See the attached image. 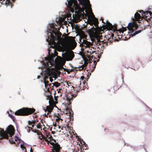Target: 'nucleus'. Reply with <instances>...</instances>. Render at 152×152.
<instances>
[{"label": "nucleus", "instance_id": "53", "mask_svg": "<svg viewBox=\"0 0 152 152\" xmlns=\"http://www.w3.org/2000/svg\"><path fill=\"white\" fill-rule=\"evenodd\" d=\"M82 152V151L81 150V151L80 150V152Z\"/></svg>", "mask_w": 152, "mask_h": 152}, {"label": "nucleus", "instance_id": "8", "mask_svg": "<svg viewBox=\"0 0 152 152\" xmlns=\"http://www.w3.org/2000/svg\"><path fill=\"white\" fill-rule=\"evenodd\" d=\"M41 140V143L44 145H46V142H47L48 145L49 144H50L51 141L52 140L54 141L53 137L49 133H46L45 136L43 135L42 134H41V136H39L38 137Z\"/></svg>", "mask_w": 152, "mask_h": 152}, {"label": "nucleus", "instance_id": "20", "mask_svg": "<svg viewBox=\"0 0 152 152\" xmlns=\"http://www.w3.org/2000/svg\"><path fill=\"white\" fill-rule=\"evenodd\" d=\"M56 61L58 63L61 64L63 61V59L61 57L58 56L56 59Z\"/></svg>", "mask_w": 152, "mask_h": 152}, {"label": "nucleus", "instance_id": "29", "mask_svg": "<svg viewBox=\"0 0 152 152\" xmlns=\"http://www.w3.org/2000/svg\"><path fill=\"white\" fill-rule=\"evenodd\" d=\"M141 32V30H140L138 31H136L135 33H134L133 34H132V36L133 37L134 36H135L136 35L140 33Z\"/></svg>", "mask_w": 152, "mask_h": 152}, {"label": "nucleus", "instance_id": "40", "mask_svg": "<svg viewBox=\"0 0 152 152\" xmlns=\"http://www.w3.org/2000/svg\"><path fill=\"white\" fill-rule=\"evenodd\" d=\"M94 68H95L96 67V62L95 61H94Z\"/></svg>", "mask_w": 152, "mask_h": 152}, {"label": "nucleus", "instance_id": "26", "mask_svg": "<svg viewBox=\"0 0 152 152\" xmlns=\"http://www.w3.org/2000/svg\"><path fill=\"white\" fill-rule=\"evenodd\" d=\"M51 84H50L49 85H46V84H45V87L46 89L45 90V91L46 92H49V87L51 86Z\"/></svg>", "mask_w": 152, "mask_h": 152}, {"label": "nucleus", "instance_id": "37", "mask_svg": "<svg viewBox=\"0 0 152 152\" xmlns=\"http://www.w3.org/2000/svg\"><path fill=\"white\" fill-rule=\"evenodd\" d=\"M28 123L29 125H31V124H33L32 121H28Z\"/></svg>", "mask_w": 152, "mask_h": 152}, {"label": "nucleus", "instance_id": "19", "mask_svg": "<svg viewBox=\"0 0 152 152\" xmlns=\"http://www.w3.org/2000/svg\"><path fill=\"white\" fill-rule=\"evenodd\" d=\"M134 18L136 21H140L141 19V16L137 12L134 15Z\"/></svg>", "mask_w": 152, "mask_h": 152}, {"label": "nucleus", "instance_id": "58", "mask_svg": "<svg viewBox=\"0 0 152 152\" xmlns=\"http://www.w3.org/2000/svg\"><path fill=\"white\" fill-rule=\"evenodd\" d=\"M0 129H1V128H0Z\"/></svg>", "mask_w": 152, "mask_h": 152}, {"label": "nucleus", "instance_id": "7", "mask_svg": "<svg viewBox=\"0 0 152 152\" xmlns=\"http://www.w3.org/2000/svg\"><path fill=\"white\" fill-rule=\"evenodd\" d=\"M75 91L76 92L75 94L71 93L68 94L66 96L67 100L68 101L69 104L70 103L71 101H72L73 98L75 97L77 95V92H79L80 90L81 89L80 85H81L80 81L77 80L75 82Z\"/></svg>", "mask_w": 152, "mask_h": 152}, {"label": "nucleus", "instance_id": "52", "mask_svg": "<svg viewBox=\"0 0 152 152\" xmlns=\"http://www.w3.org/2000/svg\"><path fill=\"white\" fill-rule=\"evenodd\" d=\"M138 68H139V67H138L137 69H135V70H137V69H138Z\"/></svg>", "mask_w": 152, "mask_h": 152}, {"label": "nucleus", "instance_id": "35", "mask_svg": "<svg viewBox=\"0 0 152 152\" xmlns=\"http://www.w3.org/2000/svg\"><path fill=\"white\" fill-rule=\"evenodd\" d=\"M32 124H34L36 122H38V121L37 120H33L32 121Z\"/></svg>", "mask_w": 152, "mask_h": 152}, {"label": "nucleus", "instance_id": "33", "mask_svg": "<svg viewBox=\"0 0 152 152\" xmlns=\"http://www.w3.org/2000/svg\"><path fill=\"white\" fill-rule=\"evenodd\" d=\"M73 37H70V36H68L67 38V40L68 41H70L72 39V38Z\"/></svg>", "mask_w": 152, "mask_h": 152}, {"label": "nucleus", "instance_id": "49", "mask_svg": "<svg viewBox=\"0 0 152 152\" xmlns=\"http://www.w3.org/2000/svg\"><path fill=\"white\" fill-rule=\"evenodd\" d=\"M102 22L103 23H104L103 21V20L102 19Z\"/></svg>", "mask_w": 152, "mask_h": 152}, {"label": "nucleus", "instance_id": "46", "mask_svg": "<svg viewBox=\"0 0 152 152\" xmlns=\"http://www.w3.org/2000/svg\"><path fill=\"white\" fill-rule=\"evenodd\" d=\"M40 77V75H38L37 76V79H39Z\"/></svg>", "mask_w": 152, "mask_h": 152}, {"label": "nucleus", "instance_id": "15", "mask_svg": "<svg viewBox=\"0 0 152 152\" xmlns=\"http://www.w3.org/2000/svg\"><path fill=\"white\" fill-rule=\"evenodd\" d=\"M72 51V53H67L65 55V58L68 61H71L74 57V54Z\"/></svg>", "mask_w": 152, "mask_h": 152}, {"label": "nucleus", "instance_id": "25", "mask_svg": "<svg viewBox=\"0 0 152 152\" xmlns=\"http://www.w3.org/2000/svg\"><path fill=\"white\" fill-rule=\"evenodd\" d=\"M143 13L145 15V18H147V15H148V14H149L150 15V17L151 18H152V12H151V11H146L145 12H144Z\"/></svg>", "mask_w": 152, "mask_h": 152}, {"label": "nucleus", "instance_id": "3", "mask_svg": "<svg viewBox=\"0 0 152 152\" xmlns=\"http://www.w3.org/2000/svg\"><path fill=\"white\" fill-rule=\"evenodd\" d=\"M51 29H50V37L49 36L48 38L50 39V40L52 45L50 46V47L53 49V51L55 53L56 51L55 48L57 46L58 43L55 41H58L61 38V34L59 31V28H55L53 24H52L51 26Z\"/></svg>", "mask_w": 152, "mask_h": 152}, {"label": "nucleus", "instance_id": "21", "mask_svg": "<svg viewBox=\"0 0 152 152\" xmlns=\"http://www.w3.org/2000/svg\"><path fill=\"white\" fill-rule=\"evenodd\" d=\"M28 127L29 129H32V132H34V133H37L38 135H40L41 136V134H42L41 133V132H40V131H38V130L37 129H32V128L31 127Z\"/></svg>", "mask_w": 152, "mask_h": 152}, {"label": "nucleus", "instance_id": "22", "mask_svg": "<svg viewBox=\"0 0 152 152\" xmlns=\"http://www.w3.org/2000/svg\"><path fill=\"white\" fill-rule=\"evenodd\" d=\"M47 97L49 99V103L50 104L52 103H53L54 102L53 97L51 95H48Z\"/></svg>", "mask_w": 152, "mask_h": 152}, {"label": "nucleus", "instance_id": "23", "mask_svg": "<svg viewBox=\"0 0 152 152\" xmlns=\"http://www.w3.org/2000/svg\"><path fill=\"white\" fill-rule=\"evenodd\" d=\"M119 87L120 85H118L117 83L115 82L114 83L113 88L115 90H117L119 89Z\"/></svg>", "mask_w": 152, "mask_h": 152}, {"label": "nucleus", "instance_id": "14", "mask_svg": "<svg viewBox=\"0 0 152 152\" xmlns=\"http://www.w3.org/2000/svg\"><path fill=\"white\" fill-rule=\"evenodd\" d=\"M53 109V107L50 106H47L46 109L45 110V111H48V113H47V114L46 113L45 114V116L47 117H50L51 116V115H50V114Z\"/></svg>", "mask_w": 152, "mask_h": 152}, {"label": "nucleus", "instance_id": "4", "mask_svg": "<svg viewBox=\"0 0 152 152\" xmlns=\"http://www.w3.org/2000/svg\"><path fill=\"white\" fill-rule=\"evenodd\" d=\"M54 60L53 58L50 56L45 58V61L43 62V64L45 68L47 69V71L46 72V75L44 77V83L45 85L46 84L49 85V81L47 80L48 78V76H51L54 75L55 74V72L54 71V68H52L51 66L53 64Z\"/></svg>", "mask_w": 152, "mask_h": 152}, {"label": "nucleus", "instance_id": "27", "mask_svg": "<svg viewBox=\"0 0 152 152\" xmlns=\"http://www.w3.org/2000/svg\"><path fill=\"white\" fill-rule=\"evenodd\" d=\"M55 117L57 118L56 119V120L57 121H58L60 120L63 121L62 120L61 118L60 115L58 113L57 115H55Z\"/></svg>", "mask_w": 152, "mask_h": 152}, {"label": "nucleus", "instance_id": "45", "mask_svg": "<svg viewBox=\"0 0 152 152\" xmlns=\"http://www.w3.org/2000/svg\"><path fill=\"white\" fill-rule=\"evenodd\" d=\"M30 152H33V150H32V148H31V149L30 150Z\"/></svg>", "mask_w": 152, "mask_h": 152}, {"label": "nucleus", "instance_id": "16", "mask_svg": "<svg viewBox=\"0 0 152 152\" xmlns=\"http://www.w3.org/2000/svg\"><path fill=\"white\" fill-rule=\"evenodd\" d=\"M9 142L11 144H16L15 141L17 142L18 145L19 144V138L17 136H15L14 138H12L11 139H9Z\"/></svg>", "mask_w": 152, "mask_h": 152}, {"label": "nucleus", "instance_id": "9", "mask_svg": "<svg viewBox=\"0 0 152 152\" xmlns=\"http://www.w3.org/2000/svg\"><path fill=\"white\" fill-rule=\"evenodd\" d=\"M35 109L28 107L23 108L20 109V116H28L34 113Z\"/></svg>", "mask_w": 152, "mask_h": 152}, {"label": "nucleus", "instance_id": "38", "mask_svg": "<svg viewBox=\"0 0 152 152\" xmlns=\"http://www.w3.org/2000/svg\"><path fill=\"white\" fill-rule=\"evenodd\" d=\"M66 71L67 72L68 74L70 72H72L71 70H70L69 69H66Z\"/></svg>", "mask_w": 152, "mask_h": 152}, {"label": "nucleus", "instance_id": "50", "mask_svg": "<svg viewBox=\"0 0 152 152\" xmlns=\"http://www.w3.org/2000/svg\"><path fill=\"white\" fill-rule=\"evenodd\" d=\"M90 60H91V61H92L91 59H90V60H89V62H90L91 63V61H90Z\"/></svg>", "mask_w": 152, "mask_h": 152}, {"label": "nucleus", "instance_id": "24", "mask_svg": "<svg viewBox=\"0 0 152 152\" xmlns=\"http://www.w3.org/2000/svg\"><path fill=\"white\" fill-rule=\"evenodd\" d=\"M83 44H85L86 45V46H88L91 45V43L90 42H88L86 40L83 39Z\"/></svg>", "mask_w": 152, "mask_h": 152}, {"label": "nucleus", "instance_id": "48", "mask_svg": "<svg viewBox=\"0 0 152 152\" xmlns=\"http://www.w3.org/2000/svg\"><path fill=\"white\" fill-rule=\"evenodd\" d=\"M31 125H32V127H34V124H32Z\"/></svg>", "mask_w": 152, "mask_h": 152}, {"label": "nucleus", "instance_id": "12", "mask_svg": "<svg viewBox=\"0 0 152 152\" xmlns=\"http://www.w3.org/2000/svg\"><path fill=\"white\" fill-rule=\"evenodd\" d=\"M138 27V26L137 24L133 23H129L127 26L128 29L131 31L132 32H133L134 31V29H136Z\"/></svg>", "mask_w": 152, "mask_h": 152}, {"label": "nucleus", "instance_id": "36", "mask_svg": "<svg viewBox=\"0 0 152 152\" xmlns=\"http://www.w3.org/2000/svg\"><path fill=\"white\" fill-rule=\"evenodd\" d=\"M15 114L16 115H19V110H18L16 112H15Z\"/></svg>", "mask_w": 152, "mask_h": 152}, {"label": "nucleus", "instance_id": "1", "mask_svg": "<svg viewBox=\"0 0 152 152\" xmlns=\"http://www.w3.org/2000/svg\"><path fill=\"white\" fill-rule=\"evenodd\" d=\"M79 1V4L82 6L83 7V9L78 5L77 2L76 0H70L68 1V5L67 7L71 9V11L72 12L75 10V14L79 15L81 14H83L85 17H87L88 19L90 18L89 15H88L86 14H84V10H85L87 6H88V3L86 0H78Z\"/></svg>", "mask_w": 152, "mask_h": 152}, {"label": "nucleus", "instance_id": "42", "mask_svg": "<svg viewBox=\"0 0 152 152\" xmlns=\"http://www.w3.org/2000/svg\"><path fill=\"white\" fill-rule=\"evenodd\" d=\"M49 79H50V80L51 82H52L53 80V79L51 78V77H49Z\"/></svg>", "mask_w": 152, "mask_h": 152}, {"label": "nucleus", "instance_id": "6", "mask_svg": "<svg viewBox=\"0 0 152 152\" xmlns=\"http://www.w3.org/2000/svg\"><path fill=\"white\" fill-rule=\"evenodd\" d=\"M106 26L109 30H111L115 32V34H116L118 39H124V38L126 37H124V36H123L124 32L126 30V28L123 27L122 29H119L117 31L116 26H113L108 22L107 23Z\"/></svg>", "mask_w": 152, "mask_h": 152}, {"label": "nucleus", "instance_id": "13", "mask_svg": "<svg viewBox=\"0 0 152 152\" xmlns=\"http://www.w3.org/2000/svg\"><path fill=\"white\" fill-rule=\"evenodd\" d=\"M114 36V35L113 34L111 33L110 34H108L107 35L105 36V37L104 39V41H105L104 42H109L110 43H112L113 39V37Z\"/></svg>", "mask_w": 152, "mask_h": 152}, {"label": "nucleus", "instance_id": "34", "mask_svg": "<svg viewBox=\"0 0 152 152\" xmlns=\"http://www.w3.org/2000/svg\"><path fill=\"white\" fill-rule=\"evenodd\" d=\"M37 128L38 129H41V124L39 123V124H38L37 126Z\"/></svg>", "mask_w": 152, "mask_h": 152}, {"label": "nucleus", "instance_id": "55", "mask_svg": "<svg viewBox=\"0 0 152 152\" xmlns=\"http://www.w3.org/2000/svg\"><path fill=\"white\" fill-rule=\"evenodd\" d=\"M76 45H75V47L76 46Z\"/></svg>", "mask_w": 152, "mask_h": 152}, {"label": "nucleus", "instance_id": "57", "mask_svg": "<svg viewBox=\"0 0 152 152\" xmlns=\"http://www.w3.org/2000/svg\"><path fill=\"white\" fill-rule=\"evenodd\" d=\"M85 11H86V12L87 11L86 10Z\"/></svg>", "mask_w": 152, "mask_h": 152}, {"label": "nucleus", "instance_id": "39", "mask_svg": "<svg viewBox=\"0 0 152 152\" xmlns=\"http://www.w3.org/2000/svg\"><path fill=\"white\" fill-rule=\"evenodd\" d=\"M51 50L50 49V48H49V49H48V53L49 55H50V53Z\"/></svg>", "mask_w": 152, "mask_h": 152}, {"label": "nucleus", "instance_id": "30", "mask_svg": "<svg viewBox=\"0 0 152 152\" xmlns=\"http://www.w3.org/2000/svg\"><path fill=\"white\" fill-rule=\"evenodd\" d=\"M86 0L88 3V7L89 8L91 9V5L90 4V1H89V0Z\"/></svg>", "mask_w": 152, "mask_h": 152}, {"label": "nucleus", "instance_id": "41", "mask_svg": "<svg viewBox=\"0 0 152 152\" xmlns=\"http://www.w3.org/2000/svg\"><path fill=\"white\" fill-rule=\"evenodd\" d=\"M84 78H85V77L83 76H81L80 78L81 80L83 81V80L84 79Z\"/></svg>", "mask_w": 152, "mask_h": 152}, {"label": "nucleus", "instance_id": "17", "mask_svg": "<svg viewBox=\"0 0 152 152\" xmlns=\"http://www.w3.org/2000/svg\"><path fill=\"white\" fill-rule=\"evenodd\" d=\"M20 143H21L20 145V148L21 149L22 152H27L26 146V144L23 142L22 140L20 139Z\"/></svg>", "mask_w": 152, "mask_h": 152}, {"label": "nucleus", "instance_id": "56", "mask_svg": "<svg viewBox=\"0 0 152 152\" xmlns=\"http://www.w3.org/2000/svg\"><path fill=\"white\" fill-rule=\"evenodd\" d=\"M66 4L67 5V3H66Z\"/></svg>", "mask_w": 152, "mask_h": 152}, {"label": "nucleus", "instance_id": "28", "mask_svg": "<svg viewBox=\"0 0 152 152\" xmlns=\"http://www.w3.org/2000/svg\"><path fill=\"white\" fill-rule=\"evenodd\" d=\"M52 84H53V85L55 86L56 87H58L59 86L61 85L60 83L57 82H55Z\"/></svg>", "mask_w": 152, "mask_h": 152}, {"label": "nucleus", "instance_id": "51", "mask_svg": "<svg viewBox=\"0 0 152 152\" xmlns=\"http://www.w3.org/2000/svg\"><path fill=\"white\" fill-rule=\"evenodd\" d=\"M141 11H142V12H143V11H139V12L140 13H141Z\"/></svg>", "mask_w": 152, "mask_h": 152}, {"label": "nucleus", "instance_id": "44", "mask_svg": "<svg viewBox=\"0 0 152 152\" xmlns=\"http://www.w3.org/2000/svg\"><path fill=\"white\" fill-rule=\"evenodd\" d=\"M34 115H34L33 116V117H35V118H37V115Z\"/></svg>", "mask_w": 152, "mask_h": 152}, {"label": "nucleus", "instance_id": "43", "mask_svg": "<svg viewBox=\"0 0 152 152\" xmlns=\"http://www.w3.org/2000/svg\"><path fill=\"white\" fill-rule=\"evenodd\" d=\"M83 143H84V145H85V146L86 147V146L87 145L86 144V143H85V142L84 141H83Z\"/></svg>", "mask_w": 152, "mask_h": 152}, {"label": "nucleus", "instance_id": "18", "mask_svg": "<svg viewBox=\"0 0 152 152\" xmlns=\"http://www.w3.org/2000/svg\"><path fill=\"white\" fill-rule=\"evenodd\" d=\"M88 64V63L86 61H85L84 64L80 66H79L78 67V69L77 70H79L80 71L82 70H85L86 69V66L87 64Z\"/></svg>", "mask_w": 152, "mask_h": 152}, {"label": "nucleus", "instance_id": "31", "mask_svg": "<svg viewBox=\"0 0 152 152\" xmlns=\"http://www.w3.org/2000/svg\"><path fill=\"white\" fill-rule=\"evenodd\" d=\"M9 116L10 118H11L12 119V120L13 122H15V120L14 116L12 115L11 114H9Z\"/></svg>", "mask_w": 152, "mask_h": 152}, {"label": "nucleus", "instance_id": "32", "mask_svg": "<svg viewBox=\"0 0 152 152\" xmlns=\"http://www.w3.org/2000/svg\"><path fill=\"white\" fill-rule=\"evenodd\" d=\"M72 131L70 132V131H69V134H70V137H72L73 135L74 134V132H73V131L71 130Z\"/></svg>", "mask_w": 152, "mask_h": 152}, {"label": "nucleus", "instance_id": "54", "mask_svg": "<svg viewBox=\"0 0 152 152\" xmlns=\"http://www.w3.org/2000/svg\"><path fill=\"white\" fill-rule=\"evenodd\" d=\"M51 54H52L53 55V53H51Z\"/></svg>", "mask_w": 152, "mask_h": 152}, {"label": "nucleus", "instance_id": "2", "mask_svg": "<svg viewBox=\"0 0 152 152\" xmlns=\"http://www.w3.org/2000/svg\"><path fill=\"white\" fill-rule=\"evenodd\" d=\"M98 19L95 18L93 19H91L90 21L91 25L92 26L94 25L96 28H95L93 26L92 28L88 30V32L90 35L93 36L95 44L101 45L102 44H103L104 41L103 40L101 41L100 40L101 39H102V37L98 26Z\"/></svg>", "mask_w": 152, "mask_h": 152}, {"label": "nucleus", "instance_id": "47", "mask_svg": "<svg viewBox=\"0 0 152 152\" xmlns=\"http://www.w3.org/2000/svg\"><path fill=\"white\" fill-rule=\"evenodd\" d=\"M30 129H28L27 130V132H30Z\"/></svg>", "mask_w": 152, "mask_h": 152}, {"label": "nucleus", "instance_id": "11", "mask_svg": "<svg viewBox=\"0 0 152 152\" xmlns=\"http://www.w3.org/2000/svg\"><path fill=\"white\" fill-rule=\"evenodd\" d=\"M54 142H51L50 144L52 146V152H61V147L60 145L56 142V140H54Z\"/></svg>", "mask_w": 152, "mask_h": 152}, {"label": "nucleus", "instance_id": "10", "mask_svg": "<svg viewBox=\"0 0 152 152\" xmlns=\"http://www.w3.org/2000/svg\"><path fill=\"white\" fill-rule=\"evenodd\" d=\"M67 85L66 86V88H67L65 89L63 91L62 90V89H59L58 92H60L62 93H65L69 92H74L75 93V88L71 85V83L69 82V81H66Z\"/></svg>", "mask_w": 152, "mask_h": 152}, {"label": "nucleus", "instance_id": "5", "mask_svg": "<svg viewBox=\"0 0 152 152\" xmlns=\"http://www.w3.org/2000/svg\"><path fill=\"white\" fill-rule=\"evenodd\" d=\"M15 131V128L11 125L8 126L5 131L3 129H1L0 131V140H1L3 139H8L9 138L8 134L9 137H12V136L14 135Z\"/></svg>", "mask_w": 152, "mask_h": 152}]
</instances>
